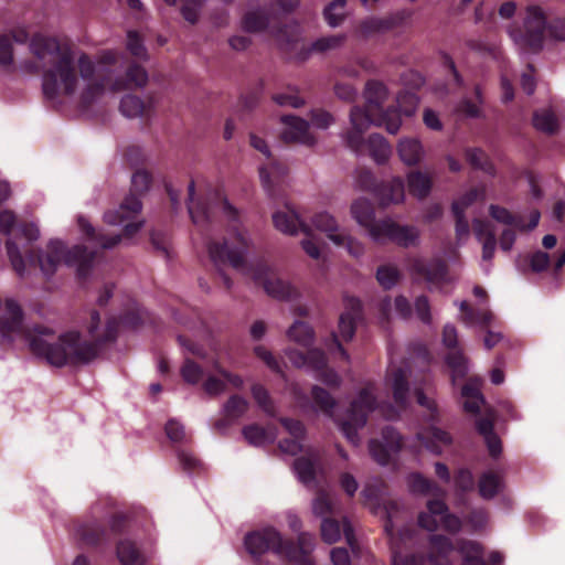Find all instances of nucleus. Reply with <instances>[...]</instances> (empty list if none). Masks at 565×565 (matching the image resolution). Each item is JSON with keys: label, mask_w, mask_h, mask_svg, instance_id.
I'll return each mask as SVG.
<instances>
[{"label": "nucleus", "mask_w": 565, "mask_h": 565, "mask_svg": "<svg viewBox=\"0 0 565 565\" xmlns=\"http://www.w3.org/2000/svg\"><path fill=\"white\" fill-rule=\"evenodd\" d=\"M78 227L85 234V236L99 244L103 248H113L118 245L121 241V235H106L103 233H97L96 230L89 224V222L84 216H78L77 218Z\"/></svg>", "instance_id": "473e14b6"}, {"label": "nucleus", "mask_w": 565, "mask_h": 565, "mask_svg": "<svg viewBox=\"0 0 565 565\" xmlns=\"http://www.w3.org/2000/svg\"><path fill=\"white\" fill-rule=\"evenodd\" d=\"M289 360L296 366H309L316 372L323 369L328 364L324 352L320 349H309L306 352L290 350L288 352Z\"/></svg>", "instance_id": "a878e982"}, {"label": "nucleus", "mask_w": 565, "mask_h": 565, "mask_svg": "<svg viewBox=\"0 0 565 565\" xmlns=\"http://www.w3.org/2000/svg\"><path fill=\"white\" fill-rule=\"evenodd\" d=\"M456 550L462 556V565H487L483 546L479 542L461 539L457 541Z\"/></svg>", "instance_id": "c756f323"}, {"label": "nucleus", "mask_w": 565, "mask_h": 565, "mask_svg": "<svg viewBox=\"0 0 565 565\" xmlns=\"http://www.w3.org/2000/svg\"><path fill=\"white\" fill-rule=\"evenodd\" d=\"M285 129L280 134V139L285 143H300L307 147L316 145L317 139L309 130V122L294 115H285L281 117Z\"/></svg>", "instance_id": "f3484780"}, {"label": "nucleus", "mask_w": 565, "mask_h": 565, "mask_svg": "<svg viewBox=\"0 0 565 565\" xmlns=\"http://www.w3.org/2000/svg\"><path fill=\"white\" fill-rule=\"evenodd\" d=\"M374 392L373 384H367L361 388L358 396L350 404L348 418L340 424L342 434L353 445L359 443L358 430L365 426L369 415L377 407Z\"/></svg>", "instance_id": "6e6552de"}, {"label": "nucleus", "mask_w": 565, "mask_h": 565, "mask_svg": "<svg viewBox=\"0 0 565 565\" xmlns=\"http://www.w3.org/2000/svg\"><path fill=\"white\" fill-rule=\"evenodd\" d=\"M475 98H463L457 106V111L469 118H479L482 115L480 105L483 104L482 90L479 85L475 87Z\"/></svg>", "instance_id": "a18cd8bd"}, {"label": "nucleus", "mask_w": 565, "mask_h": 565, "mask_svg": "<svg viewBox=\"0 0 565 565\" xmlns=\"http://www.w3.org/2000/svg\"><path fill=\"white\" fill-rule=\"evenodd\" d=\"M532 124L539 131L554 135L558 130V120L552 109L543 108L533 113Z\"/></svg>", "instance_id": "4c0bfd02"}, {"label": "nucleus", "mask_w": 565, "mask_h": 565, "mask_svg": "<svg viewBox=\"0 0 565 565\" xmlns=\"http://www.w3.org/2000/svg\"><path fill=\"white\" fill-rule=\"evenodd\" d=\"M401 271L394 265H381L376 270V280L385 290L392 289L401 279Z\"/></svg>", "instance_id": "603ef678"}, {"label": "nucleus", "mask_w": 565, "mask_h": 565, "mask_svg": "<svg viewBox=\"0 0 565 565\" xmlns=\"http://www.w3.org/2000/svg\"><path fill=\"white\" fill-rule=\"evenodd\" d=\"M246 551L259 559L268 551L294 565H313L311 552L315 548V536L302 532L295 542L284 539L279 531L273 526L247 533L244 539Z\"/></svg>", "instance_id": "39448f33"}, {"label": "nucleus", "mask_w": 565, "mask_h": 565, "mask_svg": "<svg viewBox=\"0 0 565 565\" xmlns=\"http://www.w3.org/2000/svg\"><path fill=\"white\" fill-rule=\"evenodd\" d=\"M312 224L319 231L326 232L329 236L330 234H341L338 232V224L334 217L327 212H319L313 215Z\"/></svg>", "instance_id": "680f3d73"}, {"label": "nucleus", "mask_w": 565, "mask_h": 565, "mask_svg": "<svg viewBox=\"0 0 565 565\" xmlns=\"http://www.w3.org/2000/svg\"><path fill=\"white\" fill-rule=\"evenodd\" d=\"M313 334L312 328L303 321H296L287 331V335L290 340L303 347H308L312 343Z\"/></svg>", "instance_id": "de8ad7c7"}, {"label": "nucleus", "mask_w": 565, "mask_h": 565, "mask_svg": "<svg viewBox=\"0 0 565 565\" xmlns=\"http://www.w3.org/2000/svg\"><path fill=\"white\" fill-rule=\"evenodd\" d=\"M189 204L188 210L189 214L191 216V220L194 224L200 225L204 223H211L213 213L212 207L209 203L204 201H195L194 200V193H195V183L193 180L190 181L189 188Z\"/></svg>", "instance_id": "bb28decb"}, {"label": "nucleus", "mask_w": 565, "mask_h": 565, "mask_svg": "<svg viewBox=\"0 0 565 565\" xmlns=\"http://www.w3.org/2000/svg\"><path fill=\"white\" fill-rule=\"evenodd\" d=\"M220 209L227 218L228 231L234 237V244L228 246L226 241L222 243L210 241L207 243V252L225 288L230 289L232 287V279L223 271V266L230 265L239 271L250 275L255 284L262 286L268 296L279 300L295 299L298 296L296 288L278 278L267 264L247 265L245 256L249 248V242L245 233L239 228L238 211L225 198H220Z\"/></svg>", "instance_id": "f03ea898"}, {"label": "nucleus", "mask_w": 565, "mask_h": 565, "mask_svg": "<svg viewBox=\"0 0 565 565\" xmlns=\"http://www.w3.org/2000/svg\"><path fill=\"white\" fill-rule=\"evenodd\" d=\"M429 547L430 551L428 554H411L403 556L393 545V565H450L449 555L454 546L448 537L439 534L431 535L429 539Z\"/></svg>", "instance_id": "9b49d317"}, {"label": "nucleus", "mask_w": 565, "mask_h": 565, "mask_svg": "<svg viewBox=\"0 0 565 565\" xmlns=\"http://www.w3.org/2000/svg\"><path fill=\"white\" fill-rule=\"evenodd\" d=\"M427 511L418 514V525L429 532H434L439 527V521L444 530L450 533H457L461 529L460 519L450 513L448 505L443 499H430L426 503Z\"/></svg>", "instance_id": "ddd939ff"}, {"label": "nucleus", "mask_w": 565, "mask_h": 565, "mask_svg": "<svg viewBox=\"0 0 565 565\" xmlns=\"http://www.w3.org/2000/svg\"><path fill=\"white\" fill-rule=\"evenodd\" d=\"M344 307L339 318V332L344 341H350L355 334L356 322L362 318L363 307L355 297H345Z\"/></svg>", "instance_id": "6ab92c4d"}, {"label": "nucleus", "mask_w": 565, "mask_h": 565, "mask_svg": "<svg viewBox=\"0 0 565 565\" xmlns=\"http://www.w3.org/2000/svg\"><path fill=\"white\" fill-rule=\"evenodd\" d=\"M164 431L169 440L172 443L174 450L191 443L192 437L188 435L184 426L177 419H169L164 426Z\"/></svg>", "instance_id": "37998d69"}, {"label": "nucleus", "mask_w": 565, "mask_h": 565, "mask_svg": "<svg viewBox=\"0 0 565 565\" xmlns=\"http://www.w3.org/2000/svg\"><path fill=\"white\" fill-rule=\"evenodd\" d=\"M345 0H333L330 2L324 11L323 15L328 24L331 26H338L344 19Z\"/></svg>", "instance_id": "13d9d810"}, {"label": "nucleus", "mask_w": 565, "mask_h": 565, "mask_svg": "<svg viewBox=\"0 0 565 565\" xmlns=\"http://www.w3.org/2000/svg\"><path fill=\"white\" fill-rule=\"evenodd\" d=\"M148 83L147 71L137 63H131L124 76L115 78L110 85L113 92H121L127 89H136L146 86Z\"/></svg>", "instance_id": "b1692460"}, {"label": "nucleus", "mask_w": 565, "mask_h": 565, "mask_svg": "<svg viewBox=\"0 0 565 565\" xmlns=\"http://www.w3.org/2000/svg\"><path fill=\"white\" fill-rule=\"evenodd\" d=\"M416 399L420 406L426 408L427 414L425 415V420L430 424L429 426L420 429L416 434V438L426 450L433 455L440 456L444 447L450 446L454 438L448 431L434 425L440 422V415L436 402L426 396L422 390H416Z\"/></svg>", "instance_id": "0eeeda50"}, {"label": "nucleus", "mask_w": 565, "mask_h": 565, "mask_svg": "<svg viewBox=\"0 0 565 565\" xmlns=\"http://www.w3.org/2000/svg\"><path fill=\"white\" fill-rule=\"evenodd\" d=\"M76 536L82 545L97 547L109 542L108 530L98 520H90L79 523L75 530Z\"/></svg>", "instance_id": "4be33fe9"}, {"label": "nucleus", "mask_w": 565, "mask_h": 565, "mask_svg": "<svg viewBox=\"0 0 565 565\" xmlns=\"http://www.w3.org/2000/svg\"><path fill=\"white\" fill-rule=\"evenodd\" d=\"M320 530L321 537L326 543H335L337 541L340 540L341 534H343L350 547L354 548V531L347 518H343L342 522L331 516L323 518L320 525Z\"/></svg>", "instance_id": "a211bd4d"}, {"label": "nucleus", "mask_w": 565, "mask_h": 565, "mask_svg": "<svg viewBox=\"0 0 565 565\" xmlns=\"http://www.w3.org/2000/svg\"><path fill=\"white\" fill-rule=\"evenodd\" d=\"M311 396L315 404L324 415L329 417L333 415L334 408L337 406V401L327 390L319 385H313L311 387Z\"/></svg>", "instance_id": "c03bdc74"}, {"label": "nucleus", "mask_w": 565, "mask_h": 565, "mask_svg": "<svg viewBox=\"0 0 565 565\" xmlns=\"http://www.w3.org/2000/svg\"><path fill=\"white\" fill-rule=\"evenodd\" d=\"M407 484L411 492L420 495H433L434 499H443L446 491L435 481L426 478L420 472H412L407 477Z\"/></svg>", "instance_id": "393cba45"}, {"label": "nucleus", "mask_w": 565, "mask_h": 565, "mask_svg": "<svg viewBox=\"0 0 565 565\" xmlns=\"http://www.w3.org/2000/svg\"><path fill=\"white\" fill-rule=\"evenodd\" d=\"M467 162L476 170L492 173L493 166L489 161L487 153L480 148H468L465 152Z\"/></svg>", "instance_id": "3c124183"}, {"label": "nucleus", "mask_w": 565, "mask_h": 565, "mask_svg": "<svg viewBox=\"0 0 565 565\" xmlns=\"http://www.w3.org/2000/svg\"><path fill=\"white\" fill-rule=\"evenodd\" d=\"M411 268L416 276L431 284L443 282L448 273L446 263L440 258H415L412 262Z\"/></svg>", "instance_id": "aec40b11"}, {"label": "nucleus", "mask_w": 565, "mask_h": 565, "mask_svg": "<svg viewBox=\"0 0 565 565\" xmlns=\"http://www.w3.org/2000/svg\"><path fill=\"white\" fill-rule=\"evenodd\" d=\"M313 513L317 516L328 518L333 513V503L326 491H319L312 503Z\"/></svg>", "instance_id": "e2e57ef3"}, {"label": "nucleus", "mask_w": 565, "mask_h": 565, "mask_svg": "<svg viewBox=\"0 0 565 565\" xmlns=\"http://www.w3.org/2000/svg\"><path fill=\"white\" fill-rule=\"evenodd\" d=\"M382 439L393 454H397L404 447L402 435L392 426L382 429Z\"/></svg>", "instance_id": "0e129e2a"}, {"label": "nucleus", "mask_w": 565, "mask_h": 565, "mask_svg": "<svg viewBox=\"0 0 565 565\" xmlns=\"http://www.w3.org/2000/svg\"><path fill=\"white\" fill-rule=\"evenodd\" d=\"M397 109H388L395 111L401 119V114L411 117L415 114L419 104V98L416 93L407 89H403L397 94L396 97Z\"/></svg>", "instance_id": "79ce46f5"}, {"label": "nucleus", "mask_w": 565, "mask_h": 565, "mask_svg": "<svg viewBox=\"0 0 565 565\" xmlns=\"http://www.w3.org/2000/svg\"><path fill=\"white\" fill-rule=\"evenodd\" d=\"M24 313L21 306L13 299L6 300L4 312L0 316V334L11 338L19 334L29 341L31 352L56 367L83 366L98 358L96 341L84 338L77 330L61 333L55 342H49L45 337H52L53 330L35 324L28 329L23 324Z\"/></svg>", "instance_id": "f257e3e1"}, {"label": "nucleus", "mask_w": 565, "mask_h": 565, "mask_svg": "<svg viewBox=\"0 0 565 565\" xmlns=\"http://www.w3.org/2000/svg\"><path fill=\"white\" fill-rule=\"evenodd\" d=\"M446 363L452 372V377H465L468 371L467 360L463 353L458 350H450L446 356Z\"/></svg>", "instance_id": "5fc2aeb1"}, {"label": "nucleus", "mask_w": 565, "mask_h": 565, "mask_svg": "<svg viewBox=\"0 0 565 565\" xmlns=\"http://www.w3.org/2000/svg\"><path fill=\"white\" fill-rule=\"evenodd\" d=\"M30 49L42 66L50 64L43 72L44 96L55 99L61 93L73 95L78 83L73 50L55 38L41 34L32 38Z\"/></svg>", "instance_id": "20e7f679"}, {"label": "nucleus", "mask_w": 565, "mask_h": 565, "mask_svg": "<svg viewBox=\"0 0 565 565\" xmlns=\"http://www.w3.org/2000/svg\"><path fill=\"white\" fill-rule=\"evenodd\" d=\"M100 324V315L97 310L90 312L89 323L87 326V332L92 340L96 341L98 345V354L102 351L103 345L115 342L118 337V328L120 321L117 318H110L106 322L105 331L98 333Z\"/></svg>", "instance_id": "412c9836"}, {"label": "nucleus", "mask_w": 565, "mask_h": 565, "mask_svg": "<svg viewBox=\"0 0 565 565\" xmlns=\"http://www.w3.org/2000/svg\"><path fill=\"white\" fill-rule=\"evenodd\" d=\"M330 241H332L337 246H343L347 248L350 255L354 257H359L363 254L364 247L363 245L354 239L353 237L342 233V234H330Z\"/></svg>", "instance_id": "4d7b16f0"}, {"label": "nucleus", "mask_w": 565, "mask_h": 565, "mask_svg": "<svg viewBox=\"0 0 565 565\" xmlns=\"http://www.w3.org/2000/svg\"><path fill=\"white\" fill-rule=\"evenodd\" d=\"M351 213L353 218L363 227H365L371 236L373 226H377L379 222L375 221V212L372 202L367 199L360 198L351 205Z\"/></svg>", "instance_id": "c85d7f7f"}, {"label": "nucleus", "mask_w": 565, "mask_h": 565, "mask_svg": "<svg viewBox=\"0 0 565 565\" xmlns=\"http://www.w3.org/2000/svg\"><path fill=\"white\" fill-rule=\"evenodd\" d=\"M393 380V398L396 405L401 408L407 406L409 385L407 376L403 369L398 367L392 373Z\"/></svg>", "instance_id": "c9c22d12"}, {"label": "nucleus", "mask_w": 565, "mask_h": 565, "mask_svg": "<svg viewBox=\"0 0 565 565\" xmlns=\"http://www.w3.org/2000/svg\"><path fill=\"white\" fill-rule=\"evenodd\" d=\"M117 557L121 565H145L146 557L130 540H120L116 547Z\"/></svg>", "instance_id": "2f4dec72"}, {"label": "nucleus", "mask_w": 565, "mask_h": 565, "mask_svg": "<svg viewBox=\"0 0 565 565\" xmlns=\"http://www.w3.org/2000/svg\"><path fill=\"white\" fill-rule=\"evenodd\" d=\"M269 24V19L264 10L247 12L243 18V28L248 32H259Z\"/></svg>", "instance_id": "864d4df0"}, {"label": "nucleus", "mask_w": 565, "mask_h": 565, "mask_svg": "<svg viewBox=\"0 0 565 565\" xmlns=\"http://www.w3.org/2000/svg\"><path fill=\"white\" fill-rule=\"evenodd\" d=\"M504 488L503 477L494 471L483 472L478 482V491L482 499L491 500Z\"/></svg>", "instance_id": "7c9ffc66"}, {"label": "nucleus", "mask_w": 565, "mask_h": 565, "mask_svg": "<svg viewBox=\"0 0 565 565\" xmlns=\"http://www.w3.org/2000/svg\"><path fill=\"white\" fill-rule=\"evenodd\" d=\"M273 223L281 233L296 235L298 232H302L307 236H310V228L308 225L288 204H286L285 211H277L273 214Z\"/></svg>", "instance_id": "5701e85b"}, {"label": "nucleus", "mask_w": 565, "mask_h": 565, "mask_svg": "<svg viewBox=\"0 0 565 565\" xmlns=\"http://www.w3.org/2000/svg\"><path fill=\"white\" fill-rule=\"evenodd\" d=\"M365 107L363 111L372 113L376 126H385L387 132L395 135L401 128L402 120L395 111L383 109V104L387 97L386 86L375 79L367 81L365 85Z\"/></svg>", "instance_id": "9d476101"}, {"label": "nucleus", "mask_w": 565, "mask_h": 565, "mask_svg": "<svg viewBox=\"0 0 565 565\" xmlns=\"http://www.w3.org/2000/svg\"><path fill=\"white\" fill-rule=\"evenodd\" d=\"M250 146L262 152L268 159L267 164L259 168V177L264 189L270 196H275V186L279 185L285 175L287 174V167L271 157L266 141L252 134Z\"/></svg>", "instance_id": "4468645a"}, {"label": "nucleus", "mask_w": 565, "mask_h": 565, "mask_svg": "<svg viewBox=\"0 0 565 565\" xmlns=\"http://www.w3.org/2000/svg\"><path fill=\"white\" fill-rule=\"evenodd\" d=\"M356 181L363 190L373 192L382 206H387L391 203H401L404 200L405 185L399 177L379 183L370 170L360 169Z\"/></svg>", "instance_id": "f8f14e48"}, {"label": "nucleus", "mask_w": 565, "mask_h": 565, "mask_svg": "<svg viewBox=\"0 0 565 565\" xmlns=\"http://www.w3.org/2000/svg\"><path fill=\"white\" fill-rule=\"evenodd\" d=\"M249 407L247 399L241 395L234 394L230 396L223 406V413L226 417L232 418L234 422L241 418Z\"/></svg>", "instance_id": "8fccbe9b"}, {"label": "nucleus", "mask_w": 565, "mask_h": 565, "mask_svg": "<svg viewBox=\"0 0 565 565\" xmlns=\"http://www.w3.org/2000/svg\"><path fill=\"white\" fill-rule=\"evenodd\" d=\"M351 129L347 131L344 140L354 152L361 151L364 146V132L371 125H375L372 113L363 111L360 106H353L350 111Z\"/></svg>", "instance_id": "dca6fc26"}, {"label": "nucleus", "mask_w": 565, "mask_h": 565, "mask_svg": "<svg viewBox=\"0 0 565 565\" xmlns=\"http://www.w3.org/2000/svg\"><path fill=\"white\" fill-rule=\"evenodd\" d=\"M345 40V35L338 34V35H329L323 36L318 40H316L310 47L305 49L303 46L300 50L299 58L301 61H305L311 52H327L329 50L337 49L342 45V43Z\"/></svg>", "instance_id": "e433bc0d"}, {"label": "nucleus", "mask_w": 565, "mask_h": 565, "mask_svg": "<svg viewBox=\"0 0 565 565\" xmlns=\"http://www.w3.org/2000/svg\"><path fill=\"white\" fill-rule=\"evenodd\" d=\"M271 99L282 107L299 108L305 104L303 98L299 96L298 89L295 87H288L284 93L274 94Z\"/></svg>", "instance_id": "6e6d98bb"}, {"label": "nucleus", "mask_w": 565, "mask_h": 565, "mask_svg": "<svg viewBox=\"0 0 565 565\" xmlns=\"http://www.w3.org/2000/svg\"><path fill=\"white\" fill-rule=\"evenodd\" d=\"M150 105H147L136 95H125L119 105V109L125 117L136 118L148 114Z\"/></svg>", "instance_id": "a19ab883"}, {"label": "nucleus", "mask_w": 565, "mask_h": 565, "mask_svg": "<svg viewBox=\"0 0 565 565\" xmlns=\"http://www.w3.org/2000/svg\"><path fill=\"white\" fill-rule=\"evenodd\" d=\"M403 17L397 13L385 18L371 17L360 23V32L363 36H369L377 32H384L394 29L402 23Z\"/></svg>", "instance_id": "cd10ccee"}, {"label": "nucleus", "mask_w": 565, "mask_h": 565, "mask_svg": "<svg viewBox=\"0 0 565 565\" xmlns=\"http://www.w3.org/2000/svg\"><path fill=\"white\" fill-rule=\"evenodd\" d=\"M6 249L12 269L19 277H23L25 273V264L31 267L39 266L41 271L50 277L53 276L58 265L64 262L68 266L76 265V275L79 280H85L92 271L96 252L89 250L84 245H75L66 248L60 239H51L46 245V254L43 256L41 249L30 248L23 257L18 244L12 238L6 241Z\"/></svg>", "instance_id": "7ed1b4c3"}, {"label": "nucleus", "mask_w": 565, "mask_h": 565, "mask_svg": "<svg viewBox=\"0 0 565 565\" xmlns=\"http://www.w3.org/2000/svg\"><path fill=\"white\" fill-rule=\"evenodd\" d=\"M180 374L184 382L194 385L201 381L203 376V369L193 360L185 359L181 366Z\"/></svg>", "instance_id": "052dcab7"}, {"label": "nucleus", "mask_w": 565, "mask_h": 565, "mask_svg": "<svg viewBox=\"0 0 565 565\" xmlns=\"http://www.w3.org/2000/svg\"><path fill=\"white\" fill-rule=\"evenodd\" d=\"M366 146L370 152V156L380 164L385 163L392 152L391 146L386 141V139L379 135L372 134L366 140Z\"/></svg>", "instance_id": "58836bf2"}, {"label": "nucleus", "mask_w": 565, "mask_h": 565, "mask_svg": "<svg viewBox=\"0 0 565 565\" xmlns=\"http://www.w3.org/2000/svg\"><path fill=\"white\" fill-rule=\"evenodd\" d=\"M418 231L414 226L399 225L393 221H380L377 226L371 230V237L375 242L388 239L398 246L409 247L417 243Z\"/></svg>", "instance_id": "2eb2a0df"}, {"label": "nucleus", "mask_w": 565, "mask_h": 565, "mask_svg": "<svg viewBox=\"0 0 565 565\" xmlns=\"http://www.w3.org/2000/svg\"><path fill=\"white\" fill-rule=\"evenodd\" d=\"M514 42L532 53L543 49L545 39L565 41V18L554 19L547 22L544 10L536 4L526 7L523 29L511 31Z\"/></svg>", "instance_id": "423d86ee"}, {"label": "nucleus", "mask_w": 565, "mask_h": 565, "mask_svg": "<svg viewBox=\"0 0 565 565\" xmlns=\"http://www.w3.org/2000/svg\"><path fill=\"white\" fill-rule=\"evenodd\" d=\"M151 181L152 178L148 171L142 169L136 170L131 177L130 194L124 199L118 210L105 213V222L110 225H118L125 220L134 218L139 214L142 209L140 196L149 190Z\"/></svg>", "instance_id": "1a4fd4ad"}, {"label": "nucleus", "mask_w": 565, "mask_h": 565, "mask_svg": "<svg viewBox=\"0 0 565 565\" xmlns=\"http://www.w3.org/2000/svg\"><path fill=\"white\" fill-rule=\"evenodd\" d=\"M295 470L299 480L305 483H311L316 480V460L310 457H298L294 462Z\"/></svg>", "instance_id": "09e8293b"}, {"label": "nucleus", "mask_w": 565, "mask_h": 565, "mask_svg": "<svg viewBox=\"0 0 565 565\" xmlns=\"http://www.w3.org/2000/svg\"><path fill=\"white\" fill-rule=\"evenodd\" d=\"M407 184L409 193L413 196L423 200L430 193L433 181L422 171H412L407 175Z\"/></svg>", "instance_id": "72a5a7b5"}, {"label": "nucleus", "mask_w": 565, "mask_h": 565, "mask_svg": "<svg viewBox=\"0 0 565 565\" xmlns=\"http://www.w3.org/2000/svg\"><path fill=\"white\" fill-rule=\"evenodd\" d=\"M277 38L286 50H297L299 40L298 26H292L290 31L287 25L279 28Z\"/></svg>", "instance_id": "338daca9"}, {"label": "nucleus", "mask_w": 565, "mask_h": 565, "mask_svg": "<svg viewBox=\"0 0 565 565\" xmlns=\"http://www.w3.org/2000/svg\"><path fill=\"white\" fill-rule=\"evenodd\" d=\"M455 486L462 493L470 492L475 489V478L468 468H460L455 475Z\"/></svg>", "instance_id": "774afa93"}, {"label": "nucleus", "mask_w": 565, "mask_h": 565, "mask_svg": "<svg viewBox=\"0 0 565 565\" xmlns=\"http://www.w3.org/2000/svg\"><path fill=\"white\" fill-rule=\"evenodd\" d=\"M88 82L89 83L86 85L79 96V105L83 109H88L95 103V100L104 94L107 85L106 77H100Z\"/></svg>", "instance_id": "ea45409f"}, {"label": "nucleus", "mask_w": 565, "mask_h": 565, "mask_svg": "<svg viewBox=\"0 0 565 565\" xmlns=\"http://www.w3.org/2000/svg\"><path fill=\"white\" fill-rule=\"evenodd\" d=\"M250 392L259 408L266 415L274 417L276 415V406L267 388L264 385L256 383L252 385Z\"/></svg>", "instance_id": "49530a36"}, {"label": "nucleus", "mask_w": 565, "mask_h": 565, "mask_svg": "<svg viewBox=\"0 0 565 565\" xmlns=\"http://www.w3.org/2000/svg\"><path fill=\"white\" fill-rule=\"evenodd\" d=\"M181 468L186 472H194L201 468V461L188 449L178 447L175 449Z\"/></svg>", "instance_id": "69168bd1"}, {"label": "nucleus", "mask_w": 565, "mask_h": 565, "mask_svg": "<svg viewBox=\"0 0 565 565\" xmlns=\"http://www.w3.org/2000/svg\"><path fill=\"white\" fill-rule=\"evenodd\" d=\"M369 451L377 463L386 466L391 462L393 451L382 440L371 439L369 441Z\"/></svg>", "instance_id": "bf43d9fd"}, {"label": "nucleus", "mask_w": 565, "mask_h": 565, "mask_svg": "<svg viewBox=\"0 0 565 565\" xmlns=\"http://www.w3.org/2000/svg\"><path fill=\"white\" fill-rule=\"evenodd\" d=\"M398 154L401 160L407 166L417 164L423 157V146L417 139L406 138L398 143Z\"/></svg>", "instance_id": "f704fd0d"}]
</instances>
